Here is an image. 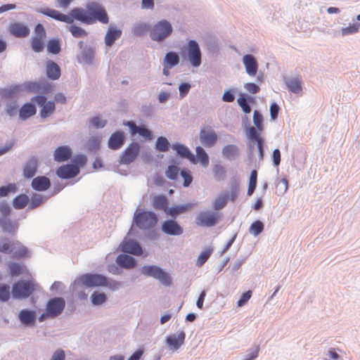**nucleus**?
<instances>
[{
  "instance_id": "1a4fd4ad",
  "label": "nucleus",
  "mask_w": 360,
  "mask_h": 360,
  "mask_svg": "<svg viewBox=\"0 0 360 360\" xmlns=\"http://www.w3.org/2000/svg\"><path fill=\"white\" fill-rule=\"evenodd\" d=\"M141 272L146 276L158 279L163 285H169L171 283L169 276L158 266H144L141 269Z\"/></svg>"
},
{
  "instance_id": "7ed1b4c3",
  "label": "nucleus",
  "mask_w": 360,
  "mask_h": 360,
  "mask_svg": "<svg viewBox=\"0 0 360 360\" xmlns=\"http://www.w3.org/2000/svg\"><path fill=\"white\" fill-rule=\"evenodd\" d=\"M0 252L4 253L13 252L14 258H22L27 256V249L19 241L11 242L6 238L0 240Z\"/></svg>"
},
{
  "instance_id": "5701e85b",
  "label": "nucleus",
  "mask_w": 360,
  "mask_h": 360,
  "mask_svg": "<svg viewBox=\"0 0 360 360\" xmlns=\"http://www.w3.org/2000/svg\"><path fill=\"white\" fill-rule=\"evenodd\" d=\"M51 186V182L49 178L41 176L35 177L32 181V187L35 191H44Z\"/></svg>"
},
{
  "instance_id": "9b49d317",
  "label": "nucleus",
  "mask_w": 360,
  "mask_h": 360,
  "mask_svg": "<svg viewBox=\"0 0 360 360\" xmlns=\"http://www.w3.org/2000/svg\"><path fill=\"white\" fill-rule=\"evenodd\" d=\"M187 56L193 67L201 64V51L198 44L194 40H190L186 48Z\"/></svg>"
},
{
  "instance_id": "de8ad7c7",
  "label": "nucleus",
  "mask_w": 360,
  "mask_h": 360,
  "mask_svg": "<svg viewBox=\"0 0 360 360\" xmlns=\"http://www.w3.org/2000/svg\"><path fill=\"white\" fill-rule=\"evenodd\" d=\"M149 27L146 23H139L133 28V33L136 37H140L148 32Z\"/></svg>"
},
{
  "instance_id": "6e6552de",
  "label": "nucleus",
  "mask_w": 360,
  "mask_h": 360,
  "mask_svg": "<svg viewBox=\"0 0 360 360\" xmlns=\"http://www.w3.org/2000/svg\"><path fill=\"white\" fill-rule=\"evenodd\" d=\"M136 224L141 229H150L158 222V218L155 213L151 212H139L134 216Z\"/></svg>"
},
{
  "instance_id": "f257e3e1",
  "label": "nucleus",
  "mask_w": 360,
  "mask_h": 360,
  "mask_svg": "<svg viewBox=\"0 0 360 360\" xmlns=\"http://www.w3.org/2000/svg\"><path fill=\"white\" fill-rule=\"evenodd\" d=\"M41 13L56 20L68 24L72 23L74 19L86 24H91V18L88 17L87 9L84 10L81 8H75L70 11L69 15L49 8H41Z\"/></svg>"
},
{
  "instance_id": "bb28decb",
  "label": "nucleus",
  "mask_w": 360,
  "mask_h": 360,
  "mask_svg": "<svg viewBox=\"0 0 360 360\" xmlns=\"http://www.w3.org/2000/svg\"><path fill=\"white\" fill-rule=\"evenodd\" d=\"M71 155L72 152L68 146H59L54 152V160L57 162H64L69 160Z\"/></svg>"
},
{
  "instance_id": "dca6fc26",
  "label": "nucleus",
  "mask_w": 360,
  "mask_h": 360,
  "mask_svg": "<svg viewBox=\"0 0 360 360\" xmlns=\"http://www.w3.org/2000/svg\"><path fill=\"white\" fill-rule=\"evenodd\" d=\"M139 145L137 143H131L124 150L121 156L120 162L122 164H129L133 162L139 152Z\"/></svg>"
},
{
  "instance_id": "680f3d73",
  "label": "nucleus",
  "mask_w": 360,
  "mask_h": 360,
  "mask_svg": "<svg viewBox=\"0 0 360 360\" xmlns=\"http://www.w3.org/2000/svg\"><path fill=\"white\" fill-rule=\"evenodd\" d=\"M43 202V198L39 194H34L31 198L30 207L32 209L39 207Z\"/></svg>"
},
{
  "instance_id": "3c124183",
  "label": "nucleus",
  "mask_w": 360,
  "mask_h": 360,
  "mask_svg": "<svg viewBox=\"0 0 360 360\" xmlns=\"http://www.w3.org/2000/svg\"><path fill=\"white\" fill-rule=\"evenodd\" d=\"M179 173V168L176 165H169L165 171L167 177L171 180L176 179Z\"/></svg>"
},
{
  "instance_id": "79ce46f5",
  "label": "nucleus",
  "mask_w": 360,
  "mask_h": 360,
  "mask_svg": "<svg viewBox=\"0 0 360 360\" xmlns=\"http://www.w3.org/2000/svg\"><path fill=\"white\" fill-rule=\"evenodd\" d=\"M44 39L37 37H33L31 40V46L34 51L41 52L44 48Z\"/></svg>"
},
{
  "instance_id": "49530a36",
  "label": "nucleus",
  "mask_w": 360,
  "mask_h": 360,
  "mask_svg": "<svg viewBox=\"0 0 360 360\" xmlns=\"http://www.w3.org/2000/svg\"><path fill=\"white\" fill-rule=\"evenodd\" d=\"M10 273L12 276H18L23 273L25 266L15 262L11 263L8 265Z\"/></svg>"
},
{
  "instance_id": "473e14b6",
  "label": "nucleus",
  "mask_w": 360,
  "mask_h": 360,
  "mask_svg": "<svg viewBox=\"0 0 360 360\" xmlns=\"http://www.w3.org/2000/svg\"><path fill=\"white\" fill-rule=\"evenodd\" d=\"M192 205L191 204H186L178 205L174 207L167 208L166 211V214L167 215L171 216L172 217H176L179 214H182L191 208Z\"/></svg>"
},
{
  "instance_id": "ea45409f",
  "label": "nucleus",
  "mask_w": 360,
  "mask_h": 360,
  "mask_svg": "<svg viewBox=\"0 0 360 360\" xmlns=\"http://www.w3.org/2000/svg\"><path fill=\"white\" fill-rule=\"evenodd\" d=\"M196 156L198 161L203 167H207L209 165V157L205 150L200 147L198 146L195 149Z\"/></svg>"
},
{
  "instance_id": "69168bd1",
  "label": "nucleus",
  "mask_w": 360,
  "mask_h": 360,
  "mask_svg": "<svg viewBox=\"0 0 360 360\" xmlns=\"http://www.w3.org/2000/svg\"><path fill=\"white\" fill-rule=\"evenodd\" d=\"M91 123L94 127L96 128H102L105 125L106 121L97 116L91 119Z\"/></svg>"
},
{
  "instance_id": "c03bdc74",
  "label": "nucleus",
  "mask_w": 360,
  "mask_h": 360,
  "mask_svg": "<svg viewBox=\"0 0 360 360\" xmlns=\"http://www.w3.org/2000/svg\"><path fill=\"white\" fill-rule=\"evenodd\" d=\"M212 249L207 248L202 251L200 255L198 256L197 261H196V265L198 266H202L206 261L209 259L210 255H212Z\"/></svg>"
},
{
  "instance_id": "bf43d9fd",
  "label": "nucleus",
  "mask_w": 360,
  "mask_h": 360,
  "mask_svg": "<svg viewBox=\"0 0 360 360\" xmlns=\"http://www.w3.org/2000/svg\"><path fill=\"white\" fill-rule=\"evenodd\" d=\"M264 229V225L262 221H256L252 224L250 227V231L255 236L259 235L262 232Z\"/></svg>"
},
{
  "instance_id": "2f4dec72",
  "label": "nucleus",
  "mask_w": 360,
  "mask_h": 360,
  "mask_svg": "<svg viewBox=\"0 0 360 360\" xmlns=\"http://www.w3.org/2000/svg\"><path fill=\"white\" fill-rule=\"evenodd\" d=\"M37 169V160L35 158L29 160L24 168V175L27 178L34 176Z\"/></svg>"
},
{
  "instance_id": "6ab92c4d",
  "label": "nucleus",
  "mask_w": 360,
  "mask_h": 360,
  "mask_svg": "<svg viewBox=\"0 0 360 360\" xmlns=\"http://www.w3.org/2000/svg\"><path fill=\"white\" fill-rule=\"evenodd\" d=\"M162 231L170 236H179L183 233V228L174 220H166L162 224Z\"/></svg>"
},
{
  "instance_id": "58836bf2",
  "label": "nucleus",
  "mask_w": 360,
  "mask_h": 360,
  "mask_svg": "<svg viewBox=\"0 0 360 360\" xmlns=\"http://www.w3.org/2000/svg\"><path fill=\"white\" fill-rule=\"evenodd\" d=\"M248 101L253 102L254 98L252 97L248 96L247 99L245 95H241V96L238 98V103L245 113H250L251 112V108L248 104Z\"/></svg>"
},
{
  "instance_id": "f03ea898",
  "label": "nucleus",
  "mask_w": 360,
  "mask_h": 360,
  "mask_svg": "<svg viewBox=\"0 0 360 360\" xmlns=\"http://www.w3.org/2000/svg\"><path fill=\"white\" fill-rule=\"evenodd\" d=\"M79 284L90 288L105 286L113 290L118 289L120 286L119 282L115 281H110L103 275L96 274H86L82 275L75 281L74 286Z\"/></svg>"
},
{
  "instance_id": "a211bd4d",
  "label": "nucleus",
  "mask_w": 360,
  "mask_h": 360,
  "mask_svg": "<svg viewBox=\"0 0 360 360\" xmlns=\"http://www.w3.org/2000/svg\"><path fill=\"white\" fill-rule=\"evenodd\" d=\"M186 334L184 330L179 331L178 334L170 335L167 337L166 342L168 347L172 350H177L184 345Z\"/></svg>"
},
{
  "instance_id": "2eb2a0df",
  "label": "nucleus",
  "mask_w": 360,
  "mask_h": 360,
  "mask_svg": "<svg viewBox=\"0 0 360 360\" xmlns=\"http://www.w3.org/2000/svg\"><path fill=\"white\" fill-rule=\"evenodd\" d=\"M237 198V193L235 191H226L221 193L214 201L213 208L219 210L224 208L229 200L234 201Z\"/></svg>"
},
{
  "instance_id": "0eeeda50",
  "label": "nucleus",
  "mask_w": 360,
  "mask_h": 360,
  "mask_svg": "<svg viewBox=\"0 0 360 360\" xmlns=\"http://www.w3.org/2000/svg\"><path fill=\"white\" fill-rule=\"evenodd\" d=\"M220 218V214L212 211H202L195 219V224L199 226L212 227L215 226Z\"/></svg>"
},
{
  "instance_id": "393cba45",
  "label": "nucleus",
  "mask_w": 360,
  "mask_h": 360,
  "mask_svg": "<svg viewBox=\"0 0 360 360\" xmlns=\"http://www.w3.org/2000/svg\"><path fill=\"white\" fill-rule=\"evenodd\" d=\"M20 322L26 326H32L36 321V313L34 311L22 309L18 315Z\"/></svg>"
},
{
  "instance_id": "0e129e2a",
  "label": "nucleus",
  "mask_w": 360,
  "mask_h": 360,
  "mask_svg": "<svg viewBox=\"0 0 360 360\" xmlns=\"http://www.w3.org/2000/svg\"><path fill=\"white\" fill-rule=\"evenodd\" d=\"M249 137L252 141H255L259 143V141H262V138L259 136V134L257 131L256 129L253 127L249 129Z\"/></svg>"
},
{
  "instance_id": "a19ab883",
  "label": "nucleus",
  "mask_w": 360,
  "mask_h": 360,
  "mask_svg": "<svg viewBox=\"0 0 360 360\" xmlns=\"http://www.w3.org/2000/svg\"><path fill=\"white\" fill-rule=\"evenodd\" d=\"M289 91L297 94L302 91V82L298 78L291 79L286 83Z\"/></svg>"
},
{
  "instance_id": "4c0bfd02",
  "label": "nucleus",
  "mask_w": 360,
  "mask_h": 360,
  "mask_svg": "<svg viewBox=\"0 0 360 360\" xmlns=\"http://www.w3.org/2000/svg\"><path fill=\"white\" fill-rule=\"evenodd\" d=\"M238 150L234 145L225 146L222 150L223 155L230 160L235 158L238 155Z\"/></svg>"
},
{
  "instance_id": "c756f323",
  "label": "nucleus",
  "mask_w": 360,
  "mask_h": 360,
  "mask_svg": "<svg viewBox=\"0 0 360 360\" xmlns=\"http://www.w3.org/2000/svg\"><path fill=\"white\" fill-rule=\"evenodd\" d=\"M122 35V31L113 27H110L105 37V43L107 46H111L115 40L118 39Z\"/></svg>"
},
{
  "instance_id": "f704fd0d",
  "label": "nucleus",
  "mask_w": 360,
  "mask_h": 360,
  "mask_svg": "<svg viewBox=\"0 0 360 360\" xmlns=\"http://www.w3.org/2000/svg\"><path fill=\"white\" fill-rule=\"evenodd\" d=\"M128 125L131 128V131L132 134H135L138 133L141 136L145 137L148 139H150L151 133L148 129H146L145 127H137L133 122H129Z\"/></svg>"
},
{
  "instance_id": "cd10ccee",
  "label": "nucleus",
  "mask_w": 360,
  "mask_h": 360,
  "mask_svg": "<svg viewBox=\"0 0 360 360\" xmlns=\"http://www.w3.org/2000/svg\"><path fill=\"white\" fill-rule=\"evenodd\" d=\"M37 112L36 107L34 104L27 103L24 104L19 110V116L21 120H25L34 115Z\"/></svg>"
},
{
  "instance_id": "a878e982",
  "label": "nucleus",
  "mask_w": 360,
  "mask_h": 360,
  "mask_svg": "<svg viewBox=\"0 0 360 360\" xmlns=\"http://www.w3.org/2000/svg\"><path fill=\"white\" fill-rule=\"evenodd\" d=\"M172 148L175 150L181 158L188 159L193 164L196 163V158L184 145L174 144Z\"/></svg>"
},
{
  "instance_id": "e2e57ef3",
  "label": "nucleus",
  "mask_w": 360,
  "mask_h": 360,
  "mask_svg": "<svg viewBox=\"0 0 360 360\" xmlns=\"http://www.w3.org/2000/svg\"><path fill=\"white\" fill-rule=\"evenodd\" d=\"M252 296V291L248 290L245 293L243 294L240 299L238 301V307H243L245 305L248 301L250 299Z\"/></svg>"
},
{
  "instance_id": "9d476101",
  "label": "nucleus",
  "mask_w": 360,
  "mask_h": 360,
  "mask_svg": "<svg viewBox=\"0 0 360 360\" xmlns=\"http://www.w3.org/2000/svg\"><path fill=\"white\" fill-rule=\"evenodd\" d=\"M31 101L35 102L39 105L41 109L40 110V116L42 118L50 117L56 110L55 103L53 101H47L44 96H36L33 97Z\"/></svg>"
},
{
  "instance_id": "603ef678",
  "label": "nucleus",
  "mask_w": 360,
  "mask_h": 360,
  "mask_svg": "<svg viewBox=\"0 0 360 360\" xmlns=\"http://www.w3.org/2000/svg\"><path fill=\"white\" fill-rule=\"evenodd\" d=\"M1 227L4 231L14 233L16 231L18 226L9 219H4L1 222Z\"/></svg>"
},
{
  "instance_id": "f8f14e48",
  "label": "nucleus",
  "mask_w": 360,
  "mask_h": 360,
  "mask_svg": "<svg viewBox=\"0 0 360 360\" xmlns=\"http://www.w3.org/2000/svg\"><path fill=\"white\" fill-rule=\"evenodd\" d=\"M199 136L201 143L205 147L214 146L218 139L217 134L210 126L202 127L200 129Z\"/></svg>"
},
{
  "instance_id": "b1692460",
  "label": "nucleus",
  "mask_w": 360,
  "mask_h": 360,
  "mask_svg": "<svg viewBox=\"0 0 360 360\" xmlns=\"http://www.w3.org/2000/svg\"><path fill=\"white\" fill-rule=\"evenodd\" d=\"M124 141V135L122 131H116L112 134L108 141V146L111 149L117 150L120 148Z\"/></svg>"
},
{
  "instance_id": "e433bc0d",
  "label": "nucleus",
  "mask_w": 360,
  "mask_h": 360,
  "mask_svg": "<svg viewBox=\"0 0 360 360\" xmlns=\"http://www.w3.org/2000/svg\"><path fill=\"white\" fill-rule=\"evenodd\" d=\"M179 62V57L177 53L174 52H169L165 55L164 58V65H167L168 67H174Z\"/></svg>"
},
{
  "instance_id": "6e6d98bb",
  "label": "nucleus",
  "mask_w": 360,
  "mask_h": 360,
  "mask_svg": "<svg viewBox=\"0 0 360 360\" xmlns=\"http://www.w3.org/2000/svg\"><path fill=\"white\" fill-rule=\"evenodd\" d=\"M360 25L358 23H354L347 27H344L341 30V34L342 36L353 34L358 32Z\"/></svg>"
},
{
  "instance_id": "423d86ee",
  "label": "nucleus",
  "mask_w": 360,
  "mask_h": 360,
  "mask_svg": "<svg viewBox=\"0 0 360 360\" xmlns=\"http://www.w3.org/2000/svg\"><path fill=\"white\" fill-rule=\"evenodd\" d=\"M88 17L91 18V24L96 20L103 24H107L109 21L108 14L105 10L96 2H90L86 5Z\"/></svg>"
},
{
  "instance_id": "864d4df0",
  "label": "nucleus",
  "mask_w": 360,
  "mask_h": 360,
  "mask_svg": "<svg viewBox=\"0 0 360 360\" xmlns=\"http://www.w3.org/2000/svg\"><path fill=\"white\" fill-rule=\"evenodd\" d=\"M91 302L94 305H100L106 300V296L103 292H94L91 295Z\"/></svg>"
},
{
  "instance_id": "aec40b11",
  "label": "nucleus",
  "mask_w": 360,
  "mask_h": 360,
  "mask_svg": "<svg viewBox=\"0 0 360 360\" xmlns=\"http://www.w3.org/2000/svg\"><path fill=\"white\" fill-rule=\"evenodd\" d=\"M79 172L77 166L74 165H65L60 167L56 174L61 179H70L76 176Z\"/></svg>"
},
{
  "instance_id": "c9c22d12",
  "label": "nucleus",
  "mask_w": 360,
  "mask_h": 360,
  "mask_svg": "<svg viewBox=\"0 0 360 360\" xmlns=\"http://www.w3.org/2000/svg\"><path fill=\"white\" fill-rule=\"evenodd\" d=\"M28 202V196L25 194H20L13 199V205L15 209L21 210L26 207Z\"/></svg>"
},
{
  "instance_id": "37998d69",
  "label": "nucleus",
  "mask_w": 360,
  "mask_h": 360,
  "mask_svg": "<svg viewBox=\"0 0 360 360\" xmlns=\"http://www.w3.org/2000/svg\"><path fill=\"white\" fill-rule=\"evenodd\" d=\"M257 172L255 169H254L251 172L250 179H249V185H248V195L249 196L252 195L255 190V188L257 186Z\"/></svg>"
},
{
  "instance_id": "f3484780",
  "label": "nucleus",
  "mask_w": 360,
  "mask_h": 360,
  "mask_svg": "<svg viewBox=\"0 0 360 360\" xmlns=\"http://www.w3.org/2000/svg\"><path fill=\"white\" fill-rule=\"evenodd\" d=\"M120 249L124 252H128L135 255H141L143 250L139 244L133 240L125 238L120 245Z\"/></svg>"
},
{
  "instance_id": "c85d7f7f",
  "label": "nucleus",
  "mask_w": 360,
  "mask_h": 360,
  "mask_svg": "<svg viewBox=\"0 0 360 360\" xmlns=\"http://www.w3.org/2000/svg\"><path fill=\"white\" fill-rule=\"evenodd\" d=\"M46 75L51 79H58L60 76V67L52 60L48 61L46 63Z\"/></svg>"
},
{
  "instance_id": "338daca9",
  "label": "nucleus",
  "mask_w": 360,
  "mask_h": 360,
  "mask_svg": "<svg viewBox=\"0 0 360 360\" xmlns=\"http://www.w3.org/2000/svg\"><path fill=\"white\" fill-rule=\"evenodd\" d=\"M245 89L250 94H255L259 91V87L255 83L249 82L244 85Z\"/></svg>"
},
{
  "instance_id": "a18cd8bd",
  "label": "nucleus",
  "mask_w": 360,
  "mask_h": 360,
  "mask_svg": "<svg viewBox=\"0 0 360 360\" xmlns=\"http://www.w3.org/2000/svg\"><path fill=\"white\" fill-rule=\"evenodd\" d=\"M11 297L10 286L0 283V301L7 302Z\"/></svg>"
},
{
  "instance_id": "7c9ffc66",
  "label": "nucleus",
  "mask_w": 360,
  "mask_h": 360,
  "mask_svg": "<svg viewBox=\"0 0 360 360\" xmlns=\"http://www.w3.org/2000/svg\"><path fill=\"white\" fill-rule=\"evenodd\" d=\"M117 263L126 269L133 268L136 265V260L131 256L127 255H120L116 259Z\"/></svg>"
},
{
  "instance_id": "ddd939ff",
  "label": "nucleus",
  "mask_w": 360,
  "mask_h": 360,
  "mask_svg": "<svg viewBox=\"0 0 360 360\" xmlns=\"http://www.w3.org/2000/svg\"><path fill=\"white\" fill-rule=\"evenodd\" d=\"M65 307V302L61 297H55L51 299L46 304V311L50 317L55 318L60 315Z\"/></svg>"
},
{
  "instance_id": "8fccbe9b",
  "label": "nucleus",
  "mask_w": 360,
  "mask_h": 360,
  "mask_svg": "<svg viewBox=\"0 0 360 360\" xmlns=\"http://www.w3.org/2000/svg\"><path fill=\"white\" fill-rule=\"evenodd\" d=\"M169 143L167 139L163 136L158 138L156 142V148L161 152H165L169 150Z\"/></svg>"
},
{
  "instance_id": "20e7f679",
  "label": "nucleus",
  "mask_w": 360,
  "mask_h": 360,
  "mask_svg": "<svg viewBox=\"0 0 360 360\" xmlns=\"http://www.w3.org/2000/svg\"><path fill=\"white\" fill-rule=\"evenodd\" d=\"M34 290V285L31 281L20 280L12 287V295L15 299H25Z\"/></svg>"
},
{
  "instance_id": "39448f33",
  "label": "nucleus",
  "mask_w": 360,
  "mask_h": 360,
  "mask_svg": "<svg viewBox=\"0 0 360 360\" xmlns=\"http://www.w3.org/2000/svg\"><path fill=\"white\" fill-rule=\"evenodd\" d=\"M172 32L171 24L166 20L156 23L150 32V37L153 41H161L167 38Z\"/></svg>"
},
{
  "instance_id": "4d7b16f0",
  "label": "nucleus",
  "mask_w": 360,
  "mask_h": 360,
  "mask_svg": "<svg viewBox=\"0 0 360 360\" xmlns=\"http://www.w3.org/2000/svg\"><path fill=\"white\" fill-rule=\"evenodd\" d=\"M17 186L15 184H9L6 186L0 187V198L6 196L10 193H15Z\"/></svg>"
},
{
  "instance_id": "412c9836",
  "label": "nucleus",
  "mask_w": 360,
  "mask_h": 360,
  "mask_svg": "<svg viewBox=\"0 0 360 360\" xmlns=\"http://www.w3.org/2000/svg\"><path fill=\"white\" fill-rule=\"evenodd\" d=\"M243 63L247 73L251 77L255 76L258 70V64L255 57L250 54L245 55L243 58Z\"/></svg>"
},
{
  "instance_id": "13d9d810",
  "label": "nucleus",
  "mask_w": 360,
  "mask_h": 360,
  "mask_svg": "<svg viewBox=\"0 0 360 360\" xmlns=\"http://www.w3.org/2000/svg\"><path fill=\"white\" fill-rule=\"evenodd\" d=\"M69 30L75 37H83L87 35V32L80 27L72 25L69 27Z\"/></svg>"
},
{
  "instance_id": "774afa93",
  "label": "nucleus",
  "mask_w": 360,
  "mask_h": 360,
  "mask_svg": "<svg viewBox=\"0 0 360 360\" xmlns=\"http://www.w3.org/2000/svg\"><path fill=\"white\" fill-rule=\"evenodd\" d=\"M65 354L63 349H57L53 354L51 360H65Z\"/></svg>"
},
{
  "instance_id": "72a5a7b5",
  "label": "nucleus",
  "mask_w": 360,
  "mask_h": 360,
  "mask_svg": "<svg viewBox=\"0 0 360 360\" xmlns=\"http://www.w3.org/2000/svg\"><path fill=\"white\" fill-rule=\"evenodd\" d=\"M153 205L156 210H162L165 212H166L168 208L167 199L164 195L155 196L153 200Z\"/></svg>"
},
{
  "instance_id": "4be33fe9",
  "label": "nucleus",
  "mask_w": 360,
  "mask_h": 360,
  "mask_svg": "<svg viewBox=\"0 0 360 360\" xmlns=\"http://www.w3.org/2000/svg\"><path fill=\"white\" fill-rule=\"evenodd\" d=\"M9 30L16 37H25L30 34L28 27L20 22L12 23L10 25Z\"/></svg>"
},
{
  "instance_id": "5fc2aeb1",
  "label": "nucleus",
  "mask_w": 360,
  "mask_h": 360,
  "mask_svg": "<svg viewBox=\"0 0 360 360\" xmlns=\"http://www.w3.org/2000/svg\"><path fill=\"white\" fill-rule=\"evenodd\" d=\"M181 176L184 179V186L188 187L193 181V176L191 172L188 169H184L181 171Z\"/></svg>"
},
{
  "instance_id": "4468645a",
  "label": "nucleus",
  "mask_w": 360,
  "mask_h": 360,
  "mask_svg": "<svg viewBox=\"0 0 360 360\" xmlns=\"http://www.w3.org/2000/svg\"><path fill=\"white\" fill-rule=\"evenodd\" d=\"M27 91L32 93L49 94L52 91V86L44 80L30 82L25 84Z\"/></svg>"
},
{
  "instance_id": "052dcab7",
  "label": "nucleus",
  "mask_w": 360,
  "mask_h": 360,
  "mask_svg": "<svg viewBox=\"0 0 360 360\" xmlns=\"http://www.w3.org/2000/svg\"><path fill=\"white\" fill-rule=\"evenodd\" d=\"M253 122L259 130L262 129L263 117L257 110L254 111Z\"/></svg>"
},
{
  "instance_id": "09e8293b",
  "label": "nucleus",
  "mask_w": 360,
  "mask_h": 360,
  "mask_svg": "<svg viewBox=\"0 0 360 360\" xmlns=\"http://www.w3.org/2000/svg\"><path fill=\"white\" fill-rule=\"evenodd\" d=\"M47 50L49 53L57 54L60 51V44L58 39H51L47 45Z\"/></svg>"
}]
</instances>
